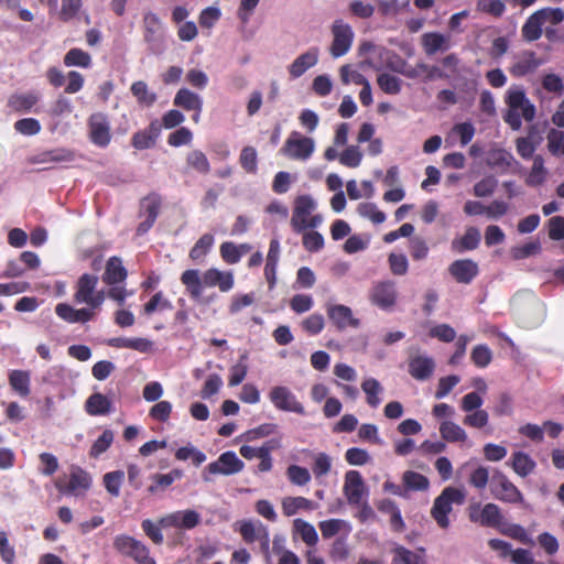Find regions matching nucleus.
I'll use <instances>...</instances> for the list:
<instances>
[{
  "instance_id": "13d9d810",
  "label": "nucleus",
  "mask_w": 564,
  "mask_h": 564,
  "mask_svg": "<svg viewBox=\"0 0 564 564\" xmlns=\"http://www.w3.org/2000/svg\"><path fill=\"white\" fill-rule=\"evenodd\" d=\"M286 476L290 482L295 486H305L311 481L308 469L299 465H290L286 469Z\"/></svg>"
},
{
  "instance_id": "aec40b11",
  "label": "nucleus",
  "mask_w": 564,
  "mask_h": 564,
  "mask_svg": "<svg viewBox=\"0 0 564 564\" xmlns=\"http://www.w3.org/2000/svg\"><path fill=\"white\" fill-rule=\"evenodd\" d=\"M435 370V361L426 355L411 356L408 360L410 376L419 381H425L432 377Z\"/></svg>"
},
{
  "instance_id": "ea45409f",
  "label": "nucleus",
  "mask_w": 564,
  "mask_h": 564,
  "mask_svg": "<svg viewBox=\"0 0 564 564\" xmlns=\"http://www.w3.org/2000/svg\"><path fill=\"white\" fill-rule=\"evenodd\" d=\"M547 171L544 167V159L541 155L533 158L531 171L525 180L528 186L536 187L544 183Z\"/></svg>"
},
{
  "instance_id": "bb28decb",
  "label": "nucleus",
  "mask_w": 564,
  "mask_h": 564,
  "mask_svg": "<svg viewBox=\"0 0 564 564\" xmlns=\"http://www.w3.org/2000/svg\"><path fill=\"white\" fill-rule=\"evenodd\" d=\"M318 48L311 47L305 53L297 56L289 66V73L292 78L301 77L308 68L318 62Z\"/></svg>"
},
{
  "instance_id": "7ed1b4c3",
  "label": "nucleus",
  "mask_w": 564,
  "mask_h": 564,
  "mask_svg": "<svg viewBox=\"0 0 564 564\" xmlns=\"http://www.w3.org/2000/svg\"><path fill=\"white\" fill-rule=\"evenodd\" d=\"M464 490L448 486L437 496L431 508V517L441 529H448L451 525L449 514L453 505L462 506L465 502Z\"/></svg>"
},
{
  "instance_id": "412c9836",
  "label": "nucleus",
  "mask_w": 564,
  "mask_h": 564,
  "mask_svg": "<svg viewBox=\"0 0 564 564\" xmlns=\"http://www.w3.org/2000/svg\"><path fill=\"white\" fill-rule=\"evenodd\" d=\"M448 272L457 283L469 284L478 275L479 269L471 259H459L449 264Z\"/></svg>"
},
{
  "instance_id": "2f4dec72",
  "label": "nucleus",
  "mask_w": 564,
  "mask_h": 564,
  "mask_svg": "<svg viewBox=\"0 0 564 564\" xmlns=\"http://www.w3.org/2000/svg\"><path fill=\"white\" fill-rule=\"evenodd\" d=\"M111 400L100 392L93 393L85 402V410L89 415L98 416L111 411Z\"/></svg>"
},
{
  "instance_id": "864d4df0",
  "label": "nucleus",
  "mask_w": 564,
  "mask_h": 564,
  "mask_svg": "<svg viewBox=\"0 0 564 564\" xmlns=\"http://www.w3.org/2000/svg\"><path fill=\"white\" fill-rule=\"evenodd\" d=\"M470 359L476 367L486 368L492 360V351L485 344L476 345L470 352Z\"/></svg>"
},
{
  "instance_id": "37998d69",
  "label": "nucleus",
  "mask_w": 564,
  "mask_h": 564,
  "mask_svg": "<svg viewBox=\"0 0 564 564\" xmlns=\"http://www.w3.org/2000/svg\"><path fill=\"white\" fill-rule=\"evenodd\" d=\"M186 164L199 174H208L210 172V163L207 155L200 150H193L186 155Z\"/></svg>"
},
{
  "instance_id": "f704fd0d",
  "label": "nucleus",
  "mask_w": 564,
  "mask_h": 564,
  "mask_svg": "<svg viewBox=\"0 0 564 564\" xmlns=\"http://www.w3.org/2000/svg\"><path fill=\"white\" fill-rule=\"evenodd\" d=\"M511 467L517 475L524 478L536 467V463L523 452H514L511 456Z\"/></svg>"
},
{
  "instance_id": "58836bf2",
  "label": "nucleus",
  "mask_w": 564,
  "mask_h": 564,
  "mask_svg": "<svg viewBox=\"0 0 564 564\" xmlns=\"http://www.w3.org/2000/svg\"><path fill=\"white\" fill-rule=\"evenodd\" d=\"M440 433L442 438L449 443L465 442L467 438L465 430L453 421L442 422Z\"/></svg>"
},
{
  "instance_id": "69168bd1",
  "label": "nucleus",
  "mask_w": 564,
  "mask_h": 564,
  "mask_svg": "<svg viewBox=\"0 0 564 564\" xmlns=\"http://www.w3.org/2000/svg\"><path fill=\"white\" fill-rule=\"evenodd\" d=\"M361 217L369 218L373 224H382L386 220V214L379 210L373 203H361L357 208Z\"/></svg>"
},
{
  "instance_id": "b1692460",
  "label": "nucleus",
  "mask_w": 564,
  "mask_h": 564,
  "mask_svg": "<svg viewBox=\"0 0 564 564\" xmlns=\"http://www.w3.org/2000/svg\"><path fill=\"white\" fill-rule=\"evenodd\" d=\"M128 278V271L124 268L121 258L117 256L110 257L102 273V282L107 285L122 284Z\"/></svg>"
},
{
  "instance_id": "6e6552de",
  "label": "nucleus",
  "mask_w": 564,
  "mask_h": 564,
  "mask_svg": "<svg viewBox=\"0 0 564 564\" xmlns=\"http://www.w3.org/2000/svg\"><path fill=\"white\" fill-rule=\"evenodd\" d=\"M314 149L315 143L312 138L293 131L280 149V153L291 160L306 161L312 156Z\"/></svg>"
},
{
  "instance_id": "c03bdc74",
  "label": "nucleus",
  "mask_w": 564,
  "mask_h": 564,
  "mask_svg": "<svg viewBox=\"0 0 564 564\" xmlns=\"http://www.w3.org/2000/svg\"><path fill=\"white\" fill-rule=\"evenodd\" d=\"M10 386L21 397L30 394V375L23 370H12L9 375Z\"/></svg>"
},
{
  "instance_id": "20e7f679",
  "label": "nucleus",
  "mask_w": 564,
  "mask_h": 564,
  "mask_svg": "<svg viewBox=\"0 0 564 564\" xmlns=\"http://www.w3.org/2000/svg\"><path fill=\"white\" fill-rule=\"evenodd\" d=\"M98 278L90 273L82 274L75 285L74 301L77 304H86L94 312L99 310L105 302L106 293L97 291Z\"/></svg>"
},
{
  "instance_id": "f03ea898",
  "label": "nucleus",
  "mask_w": 564,
  "mask_h": 564,
  "mask_svg": "<svg viewBox=\"0 0 564 564\" xmlns=\"http://www.w3.org/2000/svg\"><path fill=\"white\" fill-rule=\"evenodd\" d=\"M505 102L508 106L503 115L505 122L514 131L522 127V119L530 122L535 117V106L529 100L523 87L512 85L506 93Z\"/></svg>"
},
{
  "instance_id": "6e6d98bb",
  "label": "nucleus",
  "mask_w": 564,
  "mask_h": 564,
  "mask_svg": "<svg viewBox=\"0 0 564 564\" xmlns=\"http://www.w3.org/2000/svg\"><path fill=\"white\" fill-rule=\"evenodd\" d=\"M476 7L479 12L496 19L501 18L506 11V4L502 0H478Z\"/></svg>"
},
{
  "instance_id": "a211bd4d",
  "label": "nucleus",
  "mask_w": 564,
  "mask_h": 564,
  "mask_svg": "<svg viewBox=\"0 0 564 564\" xmlns=\"http://www.w3.org/2000/svg\"><path fill=\"white\" fill-rule=\"evenodd\" d=\"M162 205V198L159 194L152 193L144 197L141 202L142 213L145 219L141 221L137 228L138 235L148 232L156 221Z\"/></svg>"
},
{
  "instance_id": "5fc2aeb1",
  "label": "nucleus",
  "mask_w": 564,
  "mask_h": 564,
  "mask_svg": "<svg viewBox=\"0 0 564 564\" xmlns=\"http://www.w3.org/2000/svg\"><path fill=\"white\" fill-rule=\"evenodd\" d=\"M124 479V473L122 470H115L104 475V485L106 490L112 496L118 497L120 495V488Z\"/></svg>"
},
{
  "instance_id": "4c0bfd02",
  "label": "nucleus",
  "mask_w": 564,
  "mask_h": 564,
  "mask_svg": "<svg viewBox=\"0 0 564 564\" xmlns=\"http://www.w3.org/2000/svg\"><path fill=\"white\" fill-rule=\"evenodd\" d=\"M63 63L66 67L89 68L91 66V56L88 52L74 47L64 55Z\"/></svg>"
},
{
  "instance_id": "dca6fc26",
  "label": "nucleus",
  "mask_w": 564,
  "mask_h": 564,
  "mask_svg": "<svg viewBox=\"0 0 564 564\" xmlns=\"http://www.w3.org/2000/svg\"><path fill=\"white\" fill-rule=\"evenodd\" d=\"M326 314L338 330L348 327L358 328L360 325V321L354 317L351 308L344 304H326Z\"/></svg>"
},
{
  "instance_id": "f3484780",
  "label": "nucleus",
  "mask_w": 564,
  "mask_h": 564,
  "mask_svg": "<svg viewBox=\"0 0 564 564\" xmlns=\"http://www.w3.org/2000/svg\"><path fill=\"white\" fill-rule=\"evenodd\" d=\"M370 301L382 310L392 307L397 302L395 283L393 281H380L370 292Z\"/></svg>"
},
{
  "instance_id": "2eb2a0df",
  "label": "nucleus",
  "mask_w": 564,
  "mask_h": 564,
  "mask_svg": "<svg viewBox=\"0 0 564 564\" xmlns=\"http://www.w3.org/2000/svg\"><path fill=\"white\" fill-rule=\"evenodd\" d=\"M542 64L543 61L535 52L525 50L513 56L509 73L516 78L524 77L534 73Z\"/></svg>"
},
{
  "instance_id": "49530a36",
  "label": "nucleus",
  "mask_w": 564,
  "mask_h": 564,
  "mask_svg": "<svg viewBox=\"0 0 564 564\" xmlns=\"http://www.w3.org/2000/svg\"><path fill=\"white\" fill-rule=\"evenodd\" d=\"M361 389L366 393L367 403L371 408H377L381 402V400L379 398V394L382 391V387H381L380 382L373 378L366 379L361 383Z\"/></svg>"
},
{
  "instance_id": "a878e982",
  "label": "nucleus",
  "mask_w": 564,
  "mask_h": 564,
  "mask_svg": "<svg viewBox=\"0 0 564 564\" xmlns=\"http://www.w3.org/2000/svg\"><path fill=\"white\" fill-rule=\"evenodd\" d=\"M421 45L427 56H433L437 52H444L451 47L448 36L438 32L424 33L421 37Z\"/></svg>"
},
{
  "instance_id": "7c9ffc66",
  "label": "nucleus",
  "mask_w": 564,
  "mask_h": 564,
  "mask_svg": "<svg viewBox=\"0 0 564 564\" xmlns=\"http://www.w3.org/2000/svg\"><path fill=\"white\" fill-rule=\"evenodd\" d=\"M173 104L186 111L202 110L203 108L202 98L196 93H193L187 88H181L176 93Z\"/></svg>"
},
{
  "instance_id": "473e14b6",
  "label": "nucleus",
  "mask_w": 564,
  "mask_h": 564,
  "mask_svg": "<svg viewBox=\"0 0 564 564\" xmlns=\"http://www.w3.org/2000/svg\"><path fill=\"white\" fill-rule=\"evenodd\" d=\"M479 242L480 231L476 227H469L462 238L452 241V249L456 252L475 250Z\"/></svg>"
},
{
  "instance_id": "a19ab883",
  "label": "nucleus",
  "mask_w": 564,
  "mask_h": 564,
  "mask_svg": "<svg viewBox=\"0 0 564 564\" xmlns=\"http://www.w3.org/2000/svg\"><path fill=\"white\" fill-rule=\"evenodd\" d=\"M262 529H267L260 521L245 520L240 522L239 533L242 540L250 544L257 541L262 534Z\"/></svg>"
},
{
  "instance_id": "4be33fe9",
  "label": "nucleus",
  "mask_w": 564,
  "mask_h": 564,
  "mask_svg": "<svg viewBox=\"0 0 564 564\" xmlns=\"http://www.w3.org/2000/svg\"><path fill=\"white\" fill-rule=\"evenodd\" d=\"M55 313L59 318L70 324H85L89 321H93L96 316V312H94L93 308H75L67 303H58L55 306Z\"/></svg>"
},
{
  "instance_id": "72a5a7b5",
  "label": "nucleus",
  "mask_w": 564,
  "mask_h": 564,
  "mask_svg": "<svg viewBox=\"0 0 564 564\" xmlns=\"http://www.w3.org/2000/svg\"><path fill=\"white\" fill-rule=\"evenodd\" d=\"M543 24L544 21L542 20L541 15L538 14V11H535L524 22L521 29L522 37L528 42H534L539 40L542 35Z\"/></svg>"
},
{
  "instance_id": "ddd939ff",
  "label": "nucleus",
  "mask_w": 564,
  "mask_h": 564,
  "mask_svg": "<svg viewBox=\"0 0 564 564\" xmlns=\"http://www.w3.org/2000/svg\"><path fill=\"white\" fill-rule=\"evenodd\" d=\"M333 43L330 46V54L333 57H340L345 55L354 40V32L351 26L343 20H336L332 26Z\"/></svg>"
},
{
  "instance_id": "5701e85b",
  "label": "nucleus",
  "mask_w": 564,
  "mask_h": 564,
  "mask_svg": "<svg viewBox=\"0 0 564 564\" xmlns=\"http://www.w3.org/2000/svg\"><path fill=\"white\" fill-rule=\"evenodd\" d=\"M200 517L195 510L176 511L160 519L163 527L193 529L199 523Z\"/></svg>"
},
{
  "instance_id": "052dcab7",
  "label": "nucleus",
  "mask_w": 564,
  "mask_h": 564,
  "mask_svg": "<svg viewBox=\"0 0 564 564\" xmlns=\"http://www.w3.org/2000/svg\"><path fill=\"white\" fill-rule=\"evenodd\" d=\"M362 153L356 145L347 147L339 155V163L344 166L355 169L360 165Z\"/></svg>"
},
{
  "instance_id": "0eeeda50",
  "label": "nucleus",
  "mask_w": 564,
  "mask_h": 564,
  "mask_svg": "<svg viewBox=\"0 0 564 564\" xmlns=\"http://www.w3.org/2000/svg\"><path fill=\"white\" fill-rule=\"evenodd\" d=\"M55 488L62 495L79 496L85 494L91 486L90 475L80 467H74L70 470L68 480L66 477H58L55 482Z\"/></svg>"
},
{
  "instance_id": "1a4fd4ad",
  "label": "nucleus",
  "mask_w": 564,
  "mask_h": 564,
  "mask_svg": "<svg viewBox=\"0 0 564 564\" xmlns=\"http://www.w3.org/2000/svg\"><path fill=\"white\" fill-rule=\"evenodd\" d=\"M245 467L241 459L238 458L235 452L227 451L220 454L217 460L209 463L203 473V479L210 481L208 475H224L230 476L240 473Z\"/></svg>"
},
{
  "instance_id": "c85d7f7f",
  "label": "nucleus",
  "mask_w": 564,
  "mask_h": 564,
  "mask_svg": "<svg viewBox=\"0 0 564 564\" xmlns=\"http://www.w3.org/2000/svg\"><path fill=\"white\" fill-rule=\"evenodd\" d=\"M40 101V95L34 91L12 94L8 107L15 112H29Z\"/></svg>"
},
{
  "instance_id": "c9c22d12",
  "label": "nucleus",
  "mask_w": 564,
  "mask_h": 564,
  "mask_svg": "<svg viewBox=\"0 0 564 564\" xmlns=\"http://www.w3.org/2000/svg\"><path fill=\"white\" fill-rule=\"evenodd\" d=\"M293 532L299 534L302 541L308 546H315L318 542V535L313 524L303 520H293Z\"/></svg>"
},
{
  "instance_id": "cd10ccee",
  "label": "nucleus",
  "mask_w": 564,
  "mask_h": 564,
  "mask_svg": "<svg viewBox=\"0 0 564 564\" xmlns=\"http://www.w3.org/2000/svg\"><path fill=\"white\" fill-rule=\"evenodd\" d=\"M161 132L159 122L152 121L144 130L135 132L131 138V144L137 150L150 149L154 145L156 138Z\"/></svg>"
},
{
  "instance_id": "09e8293b",
  "label": "nucleus",
  "mask_w": 564,
  "mask_h": 564,
  "mask_svg": "<svg viewBox=\"0 0 564 564\" xmlns=\"http://www.w3.org/2000/svg\"><path fill=\"white\" fill-rule=\"evenodd\" d=\"M501 534L509 536L513 540H517L523 544H532V540L529 536L527 530L517 523L505 524L502 522L501 527L498 530Z\"/></svg>"
},
{
  "instance_id": "774afa93",
  "label": "nucleus",
  "mask_w": 564,
  "mask_h": 564,
  "mask_svg": "<svg viewBox=\"0 0 564 564\" xmlns=\"http://www.w3.org/2000/svg\"><path fill=\"white\" fill-rule=\"evenodd\" d=\"M172 307H173L172 303L169 300L163 297V293L162 292H156L149 300V302L144 304L143 313L147 316H150V315H152L158 310H161V311H163V310H171Z\"/></svg>"
},
{
  "instance_id": "4468645a",
  "label": "nucleus",
  "mask_w": 564,
  "mask_h": 564,
  "mask_svg": "<svg viewBox=\"0 0 564 564\" xmlns=\"http://www.w3.org/2000/svg\"><path fill=\"white\" fill-rule=\"evenodd\" d=\"M316 208V202L311 195H299L294 199V207L291 217L293 231L300 234L305 231V221Z\"/></svg>"
},
{
  "instance_id": "338daca9",
  "label": "nucleus",
  "mask_w": 564,
  "mask_h": 564,
  "mask_svg": "<svg viewBox=\"0 0 564 564\" xmlns=\"http://www.w3.org/2000/svg\"><path fill=\"white\" fill-rule=\"evenodd\" d=\"M141 528L144 534L156 545H161L164 542L161 523H154L150 519H145L141 522Z\"/></svg>"
},
{
  "instance_id": "39448f33",
  "label": "nucleus",
  "mask_w": 564,
  "mask_h": 564,
  "mask_svg": "<svg viewBox=\"0 0 564 564\" xmlns=\"http://www.w3.org/2000/svg\"><path fill=\"white\" fill-rule=\"evenodd\" d=\"M490 492L495 499L501 502L524 506L522 492L498 469H496L490 477Z\"/></svg>"
},
{
  "instance_id": "9d476101",
  "label": "nucleus",
  "mask_w": 564,
  "mask_h": 564,
  "mask_svg": "<svg viewBox=\"0 0 564 564\" xmlns=\"http://www.w3.org/2000/svg\"><path fill=\"white\" fill-rule=\"evenodd\" d=\"M468 518L471 522L478 523L481 527L495 528L497 530H499L503 522L501 509L492 502H488L484 507L480 503L470 505Z\"/></svg>"
},
{
  "instance_id": "4d7b16f0",
  "label": "nucleus",
  "mask_w": 564,
  "mask_h": 564,
  "mask_svg": "<svg viewBox=\"0 0 564 564\" xmlns=\"http://www.w3.org/2000/svg\"><path fill=\"white\" fill-rule=\"evenodd\" d=\"M214 237L209 234L203 235L189 250V258L194 261L203 259L210 250Z\"/></svg>"
},
{
  "instance_id": "8fccbe9b",
  "label": "nucleus",
  "mask_w": 564,
  "mask_h": 564,
  "mask_svg": "<svg viewBox=\"0 0 564 564\" xmlns=\"http://www.w3.org/2000/svg\"><path fill=\"white\" fill-rule=\"evenodd\" d=\"M115 438V434L111 430H105L101 435L93 443L89 456L98 458L101 454L108 451Z\"/></svg>"
},
{
  "instance_id": "9b49d317",
  "label": "nucleus",
  "mask_w": 564,
  "mask_h": 564,
  "mask_svg": "<svg viewBox=\"0 0 564 564\" xmlns=\"http://www.w3.org/2000/svg\"><path fill=\"white\" fill-rule=\"evenodd\" d=\"M88 135L93 144L99 148H107L111 141V127L107 115L94 112L89 116Z\"/></svg>"
},
{
  "instance_id": "e2e57ef3",
  "label": "nucleus",
  "mask_w": 564,
  "mask_h": 564,
  "mask_svg": "<svg viewBox=\"0 0 564 564\" xmlns=\"http://www.w3.org/2000/svg\"><path fill=\"white\" fill-rule=\"evenodd\" d=\"M302 243L306 251L318 252L324 248V237L315 230L303 231Z\"/></svg>"
},
{
  "instance_id": "a18cd8bd",
  "label": "nucleus",
  "mask_w": 564,
  "mask_h": 564,
  "mask_svg": "<svg viewBox=\"0 0 564 564\" xmlns=\"http://www.w3.org/2000/svg\"><path fill=\"white\" fill-rule=\"evenodd\" d=\"M377 84L379 88L388 95H398L402 88V80L389 73L379 74Z\"/></svg>"
},
{
  "instance_id": "3c124183",
  "label": "nucleus",
  "mask_w": 564,
  "mask_h": 564,
  "mask_svg": "<svg viewBox=\"0 0 564 564\" xmlns=\"http://www.w3.org/2000/svg\"><path fill=\"white\" fill-rule=\"evenodd\" d=\"M130 90L141 105L151 106L156 100L155 94L149 91L148 85L143 80L134 82Z\"/></svg>"
},
{
  "instance_id": "f257e3e1",
  "label": "nucleus",
  "mask_w": 564,
  "mask_h": 564,
  "mask_svg": "<svg viewBox=\"0 0 564 564\" xmlns=\"http://www.w3.org/2000/svg\"><path fill=\"white\" fill-rule=\"evenodd\" d=\"M180 280L193 300H199L205 289L217 286L220 292L226 293L235 284L231 271H220L216 268H209L203 274L196 269H188L181 274Z\"/></svg>"
},
{
  "instance_id": "e433bc0d",
  "label": "nucleus",
  "mask_w": 564,
  "mask_h": 564,
  "mask_svg": "<svg viewBox=\"0 0 564 564\" xmlns=\"http://www.w3.org/2000/svg\"><path fill=\"white\" fill-rule=\"evenodd\" d=\"M183 477V471L181 469H172L167 474H154L152 476L153 484L148 488V491L152 495L156 494L159 490H164L170 487L175 480L181 479Z\"/></svg>"
},
{
  "instance_id": "79ce46f5",
  "label": "nucleus",
  "mask_w": 564,
  "mask_h": 564,
  "mask_svg": "<svg viewBox=\"0 0 564 564\" xmlns=\"http://www.w3.org/2000/svg\"><path fill=\"white\" fill-rule=\"evenodd\" d=\"M393 563L395 564H425L424 556L421 553L413 552L402 545L393 549Z\"/></svg>"
},
{
  "instance_id": "c756f323",
  "label": "nucleus",
  "mask_w": 564,
  "mask_h": 564,
  "mask_svg": "<svg viewBox=\"0 0 564 564\" xmlns=\"http://www.w3.org/2000/svg\"><path fill=\"white\" fill-rule=\"evenodd\" d=\"M282 512L285 517L295 516L299 511H312L317 508V503L302 496L285 497L281 502Z\"/></svg>"
},
{
  "instance_id": "6ab92c4d",
  "label": "nucleus",
  "mask_w": 564,
  "mask_h": 564,
  "mask_svg": "<svg viewBox=\"0 0 564 564\" xmlns=\"http://www.w3.org/2000/svg\"><path fill=\"white\" fill-rule=\"evenodd\" d=\"M343 490L349 505H360L366 492V487L362 476L358 470H349L346 473Z\"/></svg>"
},
{
  "instance_id": "0e129e2a",
  "label": "nucleus",
  "mask_w": 564,
  "mask_h": 564,
  "mask_svg": "<svg viewBox=\"0 0 564 564\" xmlns=\"http://www.w3.org/2000/svg\"><path fill=\"white\" fill-rule=\"evenodd\" d=\"M403 482L406 488L412 490H426L430 486V481L424 475L411 470L403 474Z\"/></svg>"
},
{
  "instance_id": "603ef678",
  "label": "nucleus",
  "mask_w": 564,
  "mask_h": 564,
  "mask_svg": "<svg viewBox=\"0 0 564 564\" xmlns=\"http://www.w3.org/2000/svg\"><path fill=\"white\" fill-rule=\"evenodd\" d=\"M241 167L249 174H256L258 171V155L253 147H245L239 156Z\"/></svg>"
},
{
  "instance_id": "f8f14e48",
  "label": "nucleus",
  "mask_w": 564,
  "mask_h": 564,
  "mask_svg": "<svg viewBox=\"0 0 564 564\" xmlns=\"http://www.w3.org/2000/svg\"><path fill=\"white\" fill-rule=\"evenodd\" d=\"M269 399L272 404L280 411L293 412L304 415L305 409L296 399V395L284 386H276L269 392Z\"/></svg>"
},
{
  "instance_id": "de8ad7c7",
  "label": "nucleus",
  "mask_w": 564,
  "mask_h": 564,
  "mask_svg": "<svg viewBox=\"0 0 564 564\" xmlns=\"http://www.w3.org/2000/svg\"><path fill=\"white\" fill-rule=\"evenodd\" d=\"M300 326H301V329L304 333H306L307 335L316 336L319 333H322V330L324 329L325 318L319 313H313V314L308 315L307 317H305L301 322Z\"/></svg>"
},
{
  "instance_id": "423d86ee",
  "label": "nucleus",
  "mask_w": 564,
  "mask_h": 564,
  "mask_svg": "<svg viewBox=\"0 0 564 564\" xmlns=\"http://www.w3.org/2000/svg\"><path fill=\"white\" fill-rule=\"evenodd\" d=\"M113 547L120 554L132 557L137 564H156L155 560L150 556L149 547L130 535H117L113 540Z\"/></svg>"
},
{
  "instance_id": "bf43d9fd",
  "label": "nucleus",
  "mask_w": 564,
  "mask_h": 564,
  "mask_svg": "<svg viewBox=\"0 0 564 564\" xmlns=\"http://www.w3.org/2000/svg\"><path fill=\"white\" fill-rule=\"evenodd\" d=\"M247 358V354H243L239 361L230 368V376L228 379V384L230 387H236L245 380L248 373V366L246 364Z\"/></svg>"
},
{
  "instance_id": "680f3d73",
  "label": "nucleus",
  "mask_w": 564,
  "mask_h": 564,
  "mask_svg": "<svg viewBox=\"0 0 564 564\" xmlns=\"http://www.w3.org/2000/svg\"><path fill=\"white\" fill-rule=\"evenodd\" d=\"M547 150L552 155L564 154V132L557 129H551L546 135Z\"/></svg>"
},
{
  "instance_id": "393cba45",
  "label": "nucleus",
  "mask_w": 564,
  "mask_h": 564,
  "mask_svg": "<svg viewBox=\"0 0 564 564\" xmlns=\"http://www.w3.org/2000/svg\"><path fill=\"white\" fill-rule=\"evenodd\" d=\"M76 152L67 148H55L42 151L35 154L31 162L35 164L43 163H70L75 161Z\"/></svg>"
}]
</instances>
